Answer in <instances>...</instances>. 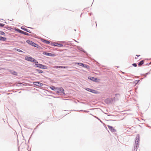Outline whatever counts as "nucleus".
I'll list each match as a JSON object with an SVG mask.
<instances>
[{"label": "nucleus", "instance_id": "nucleus-1", "mask_svg": "<svg viewBox=\"0 0 151 151\" xmlns=\"http://www.w3.org/2000/svg\"><path fill=\"white\" fill-rule=\"evenodd\" d=\"M25 60L30 62H34L35 63H38V61L36 60L31 57L26 56L25 57Z\"/></svg>", "mask_w": 151, "mask_h": 151}, {"label": "nucleus", "instance_id": "nucleus-2", "mask_svg": "<svg viewBox=\"0 0 151 151\" xmlns=\"http://www.w3.org/2000/svg\"><path fill=\"white\" fill-rule=\"evenodd\" d=\"M35 66L37 67H39L41 68L44 69H47V67L46 66L44 65L41 64H38V63H35Z\"/></svg>", "mask_w": 151, "mask_h": 151}, {"label": "nucleus", "instance_id": "nucleus-3", "mask_svg": "<svg viewBox=\"0 0 151 151\" xmlns=\"http://www.w3.org/2000/svg\"><path fill=\"white\" fill-rule=\"evenodd\" d=\"M77 64L80 66H81L86 68H88L89 67V66L88 65L82 63H77Z\"/></svg>", "mask_w": 151, "mask_h": 151}, {"label": "nucleus", "instance_id": "nucleus-4", "mask_svg": "<svg viewBox=\"0 0 151 151\" xmlns=\"http://www.w3.org/2000/svg\"><path fill=\"white\" fill-rule=\"evenodd\" d=\"M107 127L112 132H115L116 131V130L112 127L110 125H108Z\"/></svg>", "mask_w": 151, "mask_h": 151}, {"label": "nucleus", "instance_id": "nucleus-5", "mask_svg": "<svg viewBox=\"0 0 151 151\" xmlns=\"http://www.w3.org/2000/svg\"><path fill=\"white\" fill-rule=\"evenodd\" d=\"M33 83L34 85L37 86H42L43 85V83L38 82H34Z\"/></svg>", "mask_w": 151, "mask_h": 151}, {"label": "nucleus", "instance_id": "nucleus-6", "mask_svg": "<svg viewBox=\"0 0 151 151\" xmlns=\"http://www.w3.org/2000/svg\"><path fill=\"white\" fill-rule=\"evenodd\" d=\"M54 68H68L67 66H55Z\"/></svg>", "mask_w": 151, "mask_h": 151}, {"label": "nucleus", "instance_id": "nucleus-7", "mask_svg": "<svg viewBox=\"0 0 151 151\" xmlns=\"http://www.w3.org/2000/svg\"><path fill=\"white\" fill-rule=\"evenodd\" d=\"M53 45L56 46H58L60 47H61L63 46V45L61 44H59L58 43H55L54 44H53Z\"/></svg>", "mask_w": 151, "mask_h": 151}, {"label": "nucleus", "instance_id": "nucleus-8", "mask_svg": "<svg viewBox=\"0 0 151 151\" xmlns=\"http://www.w3.org/2000/svg\"><path fill=\"white\" fill-rule=\"evenodd\" d=\"M43 54L44 55H48L49 56H52V54L51 53H47L45 52H44L43 53Z\"/></svg>", "mask_w": 151, "mask_h": 151}, {"label": "nucleus", "instance_id": "nucleus-9", "mask_svg": "<svg viewBox=\"0 0 151 151\" xmlns=\"http://www.w3.org/2000/svg\"><path fill=\"white\" fill-rule=\"evenodd\" d=\"M6 38L5 37L0 36V40L4 41H5L6 40Z\"/></svg>", "mask_w": 151, "mask_h": 151}, {"label": "nucleus", "instance_id": "nucleus-10", "mask_svg": "<svg viewBox=\"0 0 151 151\" xmlns=\"http://www.w3.org/2000/svg\"><path fill=\"white\" fill-rule=\"evenodd\" d=\"M144 63V60H142L140 62H139V63H138V65L139 66H140L141 65Z\"/></svg>", "mask_w": 151, "mask_h": 151}, {"label": "nucleus", "instance_id": "nucleus-11", "mask_svg": "<svg viewBox=\"0 0 151 151\" xmlns=\"http://www.w3.org/2000/svg\"><path fill=\"white\" fill-rule=\"evenodd\" d=\"M88 78L89 79H90V80H92V81H93L95 80H94L95 78L92 77H91V76L88 77Z\"/></svg>", "mask_w": 151, "mask_h": 151}, {"label": "nucleus", "instance_id": "nucleus-12", "mask_svg": "<svg viewBox=\"0 0 151 151\" xmlns=\"http://www.w3.org/2000/svg\"><path fill=\"white\" fill-rule=\"evenodd\" d=\"M31 45L34 47H38L37 46H38L36 44H35V43L34 42H32Z\"/></svg>", "mask_w": 151, "mask_h": 151}, {"label": "nucleus", "instance_id": "nucleus-13", "mask_svg": "<svg viewBox=\"0 0 151 151\" xmlns=\"http://www.w3.org/2000/svg\"><path fill=\"white\" fill-rule=\"evenodd\" d=\"M26 42L28 43V44H29V45H32L33 42L32 41H30V40H27L26 41Z\"/></svg>", "mask_w": 151, "mask_h": 151}, {"label": "nucleus", "instance_id": "nucleus-14", "mask_svg": "<svg viewBox=\"0 0 151 151\" xmlns=\"http://www.w3.org/2000/svg\"><path fill=\"white\" fill-rule=\"evenodd\" d=\"M91 92L93 93H98V92L97 91H96L94 90H92V89L91 90Z\"/></svg>", "mask_w": 151, "mask_h": 151}, {"label": "nucleus", "instance_id": "nucleus-15", "mask_svg": "<svg viewBox=\"0 0 151 151\" xmlns=\"http://www.w3.org/2000/svg\"><path fill=\"white\" fill-rule=\"evenodd\" d=\"M50 88L52 90L54 91H55L56 89V88L54 86H52L50 87Z\"/></svg>", "mask_w": 151, "mask_h": 151}, {"label": "nucleus", "instance_id": "nucleus-16", "mask_svg": "<svg viewBox=\"0 0 151 151\" xmlns=\"http://www.w3.org/2000/svg\"><path fill=\"white\" fill-rule=\"evenodd\" d=\"M0 35H5V33L3 31H0Z\"/></svg>", "mask_w": 151, "mask_h": 151}, {"label": "nucleus", "instance_id": "nucleus-17", "mask_svg": "<svg viewBox=\"0 0 151 151\" xmlns=\"http://www.w3.org/2000/svg\"><path fill=\"white\" fill-rule=\"evenodd\" d=\"M43 42H44L46 44L50 43V42L48 41H47L46 40H44Z\"/></svg>", "mask_w": 151, "mask_h": 151}, {"label": "nucleus", "instance_id": "nucleus-18", "mask_svg": "<svg viewBox=\"0 0 151 151\" xmlns=\"http://www.w3.org/2000/svg\"><path fill=\"white\" fill-rule=\"evenodd\" d=\"M94 81H95V82H99L100 81V80L99 79H97V78H95V79H94Z\"/></svg>", "mask_w": 151, "mask_h": 151}, {"label": "nucleus", "instance_id": "nucleus-19", "mask_svg": "<svg viewBox=\"0 0 151 151\" xmlns=\"http://www.w3.org/2000/svg\"><path fill=\"white\" fill-rule=\"evenodd\" d=\"M135 143H136V147L137 148V145H138V141H136Z\"/></svg>", "mask_w": 151, "mask_h": 151}, {"label": "nucleus", "instance_id": "nucleus-20", "mask_svg": "<svg viewBox=\"0 0 151 151\" xmlns=\"http://www.w3.org/2000/svg\"><path fill=\"white\" fill-rule=\"evenodd\" d=\"M86 90H87L88 91L91 92V90H92L91 89L89 88H86Z\"/></svg>", "mask_w": 151, "mask_h": 151}, {"label": "nucleus", "instance_id": "nucleus-21", "mask_svg": "<svg viewBox=\"0 0 151 151\" xmlns=\"http://www.w3.org/2000/svg\"><path fill=\"white\" fill-rule=\"evenodd\" d=\"M105 101L106 102V103H109V102L110 101V99H106Z\"/></svg>", "mask_w": 151, "mask_h": 151}, {"label": "nucleus", "instance_id": "nucleus-22", "mask_svg": "<svg viewBox=\"0 0 151 151\" xmlns=\"http://www.w3.org/2000/svg\"><path fill=\"white\" fill-rule=\"evenodd\" d=\"M4 24L0 23V27H3L4 26Z\"/></svg>", "mask_w": 151, "mask_h": 151}, {"label": "nucleus", "instance_id": "nucleus-23", "mask_svg": "<svg viewBox=\"0 0 151 151\" xmlns=\"http://www.w3.org/2000/svg\"><path fill=\"white\" fill-rule=\"evenodd\" d=\"M16 50L17 51H18L20 52H23V51L22 50H21L20 49H17Z\"/></svg>", "mask_w": 151, "mask_h": 151}, {"label": "nucleus", "instance_id": "nucleus-24", "mask_svg": "<svg viewBox=\"0 0 151 151\" xmlns=\"http://www.w3.org/2000/svg\"><path fill=\"white\" fill-rule=\"evenodd\" d=\"M37 70L38 71V72L39 73H42L43 72L42 70Z\"/></svg>", "mask_w": 151, "mask_h": 151}, {"label": "nucleus", "instance_id": "nucleus-25", "mask_svg": "<svg viewBox=\"0 0 151 151\" xmlns=\"http://www.w3.org/2000/svg\"><path fill=\"white\" fill-rule=\"evenodd\" d=\"M132 65L134 67H136L137 66V65L136 63H133L132 64Z\"/></svg>", "mask_w": 151, "mask_h": 151}, {"label": "nucleus", "instance_id": "nucleus-26", "mask_svg": "<svg viewBox=\"0 0 151 151\" xmlns=\"http://www.w3.org/2000/svg\"><path fill=\"white\" fill-rule=\"evenodd\" d=\"M12 73L14 74V75H17V72H15V71H14L13 72V73Z\"/></svg>", "mask_w": 151, "mask_h": 151}, {"label": "nucleus", "instance_id": "nucleus-27", "mask_svg": "<svg viewBox=\"0 0 151 151\" xmlns=\"http://www.w3.org/2000/svg\"><path fill=\"white\" fill-rule=\"evenodd\" d=\"M139 81V80H136V81H135L136 84L137 83H138V82Z\"/></svg>", "mask_w": 151, "mask_h": 151}, {"label": "nucleus", "instance_id": "nucleus-28", "mask_svg": "<svg viewBox=\"0 0 151 151\" xmlns=\"http://www.w3.org/2000/svg\"><path fill=\"white\" fill-rule=\"evenodd\" d=\"M17 31L20 33H21L22 31L19 29H17Z\"/></svg>", "mask_w": 151, "mask_h": 151}, {"label": "nucleus", "instance_id": "nucleus-29", "mask_svg": "<svg viewBox=\"0 0 151 151\" xmlns=\"http://www.w3.org/2000/svg\"><path fill=\"white\" fill-rule=\"evenodd\" d=\"M24 34L26 35H28V33H27L26 32H24Z\"/></svg>", "mask_w": 151, "mask_h": 151}, {"label": "nucleus", "instance_id": "nucleus-30", "mask_svg": "<svg viewBox=\"0 0 151 151\" xmlns=\"http://www.w3.org/2000/svg\"><path fill=\"white\" fill-rule=\"evenodd\" d=\"M19 84L20 85V86H22L23 85H24V84L22 83H19Z\"/></svg>", "mask_w": 151, "mask_h": 151}, {"label": "nucleus", "instance_id": "nucleus-31", "mask_svg": "<svg viewBox=\"0 0 151 151\" xmlns=\"http://www.w3.org/2000/svg\"><path fill=\"white\" fill-rule=\"evenodd\" d=\"M24 31H22V32L21 33H22V34H24Z\"/></svg>", "mask_w": 151, "mask_h": 151}, {"label": "nucleus", "instance_id": "nucleus-32", "mask_svg": "<svg viewBox=\"0 0 151 151\" xmlns=\"http://www.w3.org/2000/svg\"><path fill=\"white\" fill-rule=\"evenodd\" d=\"M136 56L137 57H139V56H140V55H136Z\"/></svg>", "mask_w": 151, "mask_h": 151}, {"label": "nucleus", "instance_id": "nucleus-33", "mask_svg": "<svg viewBox=\"0 0 151 151\" xmlns=\"http://www.w3.org/2000/svg\"><path fill=\"white\" fill-rule=\"evenodd\" d=\"M23 29L25 31H27V29Z\"/></svg>", "mask_w": 151, "mask_h": 151}, {"label": "nucleus", "instance_id": "nucleus-34", "mask_svg": "<svg viewBox=\"0 0 151 151\" xmlns=\"http://www.w3.org/2000/svg\"><path fill=\"white\" fill-rule=\"evenodd\" d=\"M135 58L136 59H137V58H136V57H135Z\"/></svg>", "mask_w": 151, "mask_h": 151}, {"label": "nucleus", "instance_id": "nucleus-35", "mask_svg": "<svg viewBox=\"0 0 151 151\" xmlns=\"http://www.w3.org/2000/svg\"><path fill=\"white\" fill-rule=\"evenodd\" d=\"M62 90L63 91H64V90Z\"/></svg>", "mask_w": 151, "mask_h": 151}, {"label": "nucleus", "instance_id": "nucleus-36", "mask_svg": "<svg viewBox=\"0 0 151 151\" xmlns=\"http://www.w3.org/2000/svg\"><path fill=\"white\" fill-rule=\"evenodd\" d=\"M25 84V85L26 84V83H25V84Z\"/></svg>", "mask_w": 151, "mask_h": 151}, {"label": "nucleus", "instance_id": "nucleus-37", "mask_svg": "<svg viewBox=\"0 0 151 151\" xmlns=\"http://www.w3.org/2000/svg\"><path fill=\"white\" fill-rule=\"evenodd\" d=\"M137 151V150H136L135 151Z\"/></svg>", "mask_w": 151, "mask_h": 151}]
</instances>
